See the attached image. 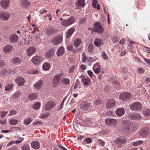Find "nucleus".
<instances>
[{
    "label": "nucleus",
    "mask_w": 150,
    "mask_h": 150,
    "mask_svg": "<svg viewBox=\"0 0 150 150\" xmlns=\"http://www.w3.org/2000/svg\"><path fill=\"white\" fill-rule=\"evenodd\" d=\"M123 127L122 130L126 133L132 132L133 130V125L130 121L125 120L122 122Z\"/></svg>",
    "instance_id": "obj_1"
},
{
    "label": "nucleus",
    "mask_w": 150,
    "mask_h": 150,
    "mask_svg": "<svg viewBox=\"0 0 150 150\" xmlns=\"http://www.w3.org/2000/svg\"><path fill=\"white\" fill-rule=\"evenodd\" d=\"M93 28V31L96 32L99 34L103 33L104 30L103 27L99 23L94 24Z\"/></svg>",
    "instance_id": "obj_2"
},
{
    "label": "nucleus",
    "mask_w": 150,
    "mask_h": 150,
    "mask_svg": "<svg viewBox=\"0 0 150 150\" xmlns=\"http://www.w3.org/2000/svg\"><path fill=\"white\" fill-rule=\"evenodd\" d=\"M63 78L62 74L59 73L56 75L52 79L53 82L55 84L57 85L61 83Z\"/></svg>",
    "instance_id": "obj_3"
},
{
    "label": "nucleus",
    "mask_w": 150,
    "mask_h": 150,
    "mask_svg": "<svg viewBox=\"0 0 150 150\" xmlns=\"http://www.w3.org/2000/svg\"><path fill=\"white\" fill-rule=\"evenodd\" d=\"M142 104L139 102L134 103L130 108L131 110L134 111H140L142 110Z\"/></svg>",
    "instance_id": "obj_4"
},
{
    "label": "nucleus",
    "mask_w": 150,
    "mask_h": 150,
    "mask_svg": "<svg viewBox=\"0 0 150 150\" xmlns=\"http://www.w3.org/2000/svg\"><path fill=\"white\" fill-rule=\"evenodd\" d=\"M105 122L107 125L109 126L115 127L117 124V122L116 119H106Z\"/></svg>",
    "instance_id": "obj_5"
},
{
    "label": "nucleus",
    "mask_w": 150,
    "mask_h": 150,
    "mask_svg": "<svg viewBox=\"0 0 150 150\" xmlns=\"http://www.w3.org/2000/svg\"><path fill=\"white\" fill-rule=\"evenodd\" d=\"M74 18L71 17L67 20L63 19L61 24L64 26H68L74 23Z\"/></svg>",
    "instance_id": "obj_6"
},
{
    "label": "nucleus",
    "mask_w": 150,
    "mask_h": 150,
    "mask_svg": "<svg viewBox=\"0 0 150 150\" xmlns=\"http://www.w3.org/2000/svg\"><path fill=\"white\" fill-rule=\"evenodd\" d=\"M131 94L129 93L125 92L119 95L120 99L123 101H129L131 97Z\"/></svg>",
    "instance_id": "obj_7"
},
{
    "label": "nucleus",
    "mask_w": 150,
    "mask_h": 150,
    "mask_svg": "<svg viewBox=\"0 0 150 150\" xmlns=\"http://www.w3.org/2000/svg\"><path fill=\"white\" fill-rule=\"evenodd\" d=\"M31 60L35 65H38L42 62V58L40 56H35L32 57Z\"/></svg>",
    "instance_id": "obj_8"
},
{
    "label": "nucleus",
    "mask_w": 150,
    "mask_h": 150,
    "mask_svg": "<svg viewBox=\"0 0 150 150\" xmlns=\"http://www.w3.org/2000/svg\"><path fill=\"white\" fill-rule=\"evenodd\" d=\"M89 106V104L88 102L83 101L81 103L80 108L82 110H86L88 109Z\"/></svg>",
    "instance_id": "obj_9"
},
{
    "label": "nucleus",
    "mask_w": 150,
    "mask_h": 150,
    "mask_svg": "<svg viewBox=\"0 0 150 150\" xmlns=\"http://www.w3.org/2000/svg\"><path fill=\"white\" fill-rule=\"evenodd\" d=\"M15 81L18 86H23L25 82L24 79L21 77H17L15 80Z\"/></svg>",
    "instance_id": "obj_10"
},
{
    "label": "nucleus",
    "mask_w": 150,
    "mask_h": 150,
    "mask_svg": "<svg viewBox=\"0 0 150 150\" xmlns=\"http://www.w3.org/2000/svg\"><path fill=\"white\" fill-rule=\"evenodd\" d=\"M57 30L56 28H54L51 27H48L46 28L45 31L46 33L48 35H51L55 33H57Z\"/></svg>",
    "instance_id": "obj_11"
},
{
    "label": "nucleus",
    "mask_w": 150,
    "mask_h": 150,
    "mask_svg": "<svg viewBox=\"0 0 150 150\" xmlns=\"http://www.w3.org/2000/svg\"><path fill=\"white\" fill-rule=\"evenodd\" d=\"M62 41V37L60 36H58L54 37L52 42L54 45H58L60 44Z\"/></svg>",
    "instance_id": "obj_12"
},
{
    "label": "nucleus",
    "mask_w": 150,
    "mask_h": 150,
    "mask_svg": "<svg viewBox=\"0 0 150 150\" xmlns=\"http://www.w3.org/2000/svg\"><path fill=\"white\" fill-rule=\"evenodd\" d=\"M56 105L55 103L53 102L49 101L46 104L45 108L46 111H48L51 109L53 107Z\"/></svg>",
    "instance_id": "obj_13"
},
{
    "label": "nucleus",
    "mask_w": 150,
    "mask_h": 150,
    "mask_svg": "<svg viewBox=\"0 0 150 150\" xmlns=\"http://www.w3.org/2000/svg\"><path fill=\"white\" fill-rule=\"evenodd\" d=\"M54 53V50L50 49L45 54V56L47 59H51L52 58Z\"/></svg>",
    "instance_id": "obj_14"
},
{
    "label": "nucleus",
    "mask_w": 150,
    "mask_h": 150,
    "mask_svg": "<svg viewBox=\"0 0 150 150\" xmlns=\"http://www.w3.org/2000/svg\"><path fill=\"white\" fill-rule=\"evenodd\" d=\"M10 14L4 12L0 13V18L4 21H6L10 18Z\"/></svg>",
    "instance_id": "obj_15"
},
{
    "label": "nucleus",
    "mask_w": 150,
    "mask_h": 150,
    "mask_svg": "<svg viewBox=\"0 0 150 150\" xmlns=\"http://www.w3.org/2000/svg\"><path fill=\"white\" fill-rule=\"evenodd\" d=\"M9 2V0H2L0 2V4L3 9H6L8 8Z\"/></svg>",
    "instance_id": "obj_16"
},
{
    "label": "nucleus",
    "mask_w": 150,
    "mask_h": 150,
    "mask_svg": "<svg viewBox=\"0 0 150 150\" xmlns=\"http://www.w3.org/2000/svg\"><path fill=\"white\" fill-rule=\"evenodd\" d=\"M18 39V36L16 34H13L11 35L9 37V40L11 43L16 42Z\"/></svg>",
    "instance_id": "obj_17"
},
{
    "label": "nucleus",
    "mask_w": 150,
    "mask_h": 150,
    "mask_svg": "<svg viewBox=\"0 0 150 150\" xmlns=\"http://www.w3.org/2000/svg\"><path fill=\"white\" fill-rule=\"evenodd\" d=\"M149 134V129L146 128L142 129L139 132V134L141 136L145 137L147 136Z\"/></svg>",
    "instance_id": "obj_18"
},
{
    "label": "nucleus",
    "mask_w": 150,
    "mask_h": 150,
    "mask_svg": "<svg viewBox=\"0 0 150 150\" xmlns=\"http://www.w3.org/2000/svg\"><path fill=\"white\" fill-rule=\"evenodd\" d=\"M80 78H81L83 86L85 87H87L89 83L90 79L88 78H86L83 76H80Z\"/></svg>",
    "instance_id": "obj_19"
},
{
    "label": "nucleus",
    "mask_w": 150,
    "mask_h": 150,
    "mask_svg": "<svg viewBox=\"0 0 150 150\" xmlns=\"http://www.w3.org/2000/svg\"><path fill=\"white\" fill-rule=\"evenodd\" d=\"M31 147L35 149H38L40 147V144L38 141H34L31 143Z\"/></svg>",
    "instance_id": "obj_20"
},
{
    "label": "nucleus",
    "mask_w": 150,
    "mask_h": 150,
    "mask_svg": "<svg viewBox=\"0 0 150 150\" xmlns=\"http://www.w3.org/2000/svg\"><path fill=\"white\" fill-rule=\"evenodd\" d=\"M28 56H31L36 51V49L34 47L29 48L27 50Z\"/></svg>",
    "instance_id": "obj_21"
},
{
    "label": "nucleus",
    "mask_w": 150,
    "mask_h": 150,
    "mask_svg": "<svg viewBox=\"0 0 150 150\" xmlns=\"http://www.w3.org/2000/svg\"><path fill=\"white\" fill-rule=\"evenodd\" d=\"M13 48V46L12 45H7L4 47L3 50L5 53H7L12 50Z\"/></svg>",
    "instance_id": "obj_22"
},
{
    "label": "nucleus",
    "mask_w": 150,
    "mask_h": 150,
    "mask_svg": "<svg viewBox=\"0 0 150 150\" xmlns=\"http://www.w3.org/2000/svg\"><path fill=\"white\" fill-rule=\"evenodd\" d=\"M64 52V48L62 47H60L57 50L56 54L58 57H60L62 55Z\"/></svg>",
    "instance_id": "obj_23"
},
{
    "label": "nucleus",
    "mask_w": 150,
    "mask_h": 150,
    "mask_svg": "<svg viewBox=\"0 0 150 150\" xmlns=\"http://www.w3.org/2000/svg\"><path fill=\"white\" fill-rule=\"evenodd\" d=\"M115 105V101L113 99H111L109 100L106 105L107 108H112Z\"/></svg>",
    "instance_id": "obj_24"
},
{
    "label": "nucleus",
    "mask_w": 150,
    "mask_h": 150,
    "mask_svg": "<svg viewBox=\"0 0 150 150\" xmlns=\"http://www.w3.org/2000/svg\"><path fill=\"white\" fill-rule=\"evenodd\" d=\"M94 44L96 47H100L103 45V42L102 40L96 38L94 41Z\"/></svg>",
    "instance_id": "obj_25"
},
{
    "label": "nucleus",
    "mask_w": 150,
    "mask_h": 150,
    "mask_svg": "<svg viewBox=\"0 0 150 150\" xmlns=\"http://www.w3.org/2000/svg\"><path fill=\"white\" fill-rule=\"evenodd\" d=\"M125 112L124 110L122 108H118L116 111V113L117 115L120 116L123 115Z\"/></svg>",
    "instance_id": "obj_26"
},
{
    "label": "nucleus",
    "mask_w": 150,
    "mask_h": 150,
    "mask_svg": "<svg viewBox=\"0 0 150 150\" xmlns=\"http://www.w3.org/2000/svg\"><path fill=\"white\" fill-rule=\"evenodd\" d=\"M75 30V29L73 28H71L66 33V37L68 38L70 37L73 33Z\"/></svg>",
    "instance_id": "obj_27"
},
{
    "label": "nucleus",
    "mask_w": 150,
    "mask_h": 150,
    "mask_svg": "<svg viewBox=\"0 0 150 150\" xmlns=\"http://www.w3.org/2000/svg\"><path fill=\"white\" fill-rule=\"evenodd\" d=\"M126 139L122 137H120L117 140L116 143L117 144H121L125 143L126 141Z\"/></svg>",
    "instance_id": "obj_28"
},
{
    "label": "nucleus",
    "mask_w": 150,
    "mask_h": 150,
    "mask_svg": "<svg viewBox=\"0 0 150 150\" xmlns=\"http://www.w3.org/2000/svg\"><path fill=\"white\" fill-rule=\"evenodd\" d=\"M12 62L13 63L18 65L21 62L22 60L18 57H15L12 59Z\"/></svg>",
    "instance_id": "obj_29"
},
{
    "label": "nucleus",
    "mask_w": 150,
    "mask_h": 150,
    "mask_svg": "<svg viewBox=\"0 0 150 150\" xmlns=\"http://www.w3.org/2000/svg\"><path fill=\"white\" fill-rule=\"evenodd\" d=\"M30 4V3L27 0H21V5L24 7H26L28 6Z\"/></svg>",
    "instance_id": "obj_30"
},
{
    "label": "nucleus",
    "mask_w": 150,
    "mask_h": 150,
    "mask_svg": "<svg viewBox=\"0 0 150 150\" xmlns=\"http://www.w3.org/2000/svg\"><path fill=\"white\" fill-rule=\"evenodd\" d=\"M42 85V81L39 80L34 84L35 87L37 89H40Z\"/></svg>",
    "instance_id": "obj_31"
},
{
    "label": "nucleus",
    "mask_w": 150,
    "mask_h": 150,
    "mask_svg": "<svg viewBox=\"0 0 150 150\" xmlns=\"http://www.w3.org/2000/svg\"><path fill=\"white\" fill-rule=\"evenodd\" d=\"M82 41L79 38H76L74 41V45L76 47H78L81 44Z\"/></svg>",
    "instance_id": "obj_32"
},
{
    "label": "nucleus",
    "mask_w": 150,
    "mask_h": 150,
    "mask_svg": "<svg viewBox=\"0 0 150 150\" xmlns=\"http://www.w3.org/2000/svg\"><path fill=\"white\" fill-rule=\"evenodd\" d=\"M9 73V71L7 69H4L0 71V75L1 76H4Z\"/></svg>",
    "instance_id": "obj_33"
},
{
    "label": "nucleus",
    "mask_w": 150,
    "mask_h": 150,
    "mask_svg": "<svg viewBox=\"0 0 150 150\" xmlns=\"http://www.w3.org/2000/svg\"><path fill=\"white\" fill-rule=\"evenodd\" d=\"M50 67V65L48 63H45L42 66L43 69L44 70L47 71L48 70Z\"/></svg>",
    "instance_id": "obj_34"
},
{
    "label": "nucleus",
    "mask_w": 150,
    "mask_h": 150,
    "mask_svg": "<svg viewBox=\"0 0 150 150\" xmlns=\"http://www.w3.org/2000/svg\"><path fill=\"white\" fill-rule=\"evenodd\" d=\"M37 94L36 93H32L29 96V98L31 100H34L37 99Z\"/></svg>",
    "instance_id": "obj_35"
},
{
    "label": "nucleus",
    "mask_w": 150,
    "mask_h": 150,
    "mask_svg": "<svg viewBox=\"0 0 150 150\" xmlns=\"http://www.w3.org/2000/svg\"><path fill=\"white\" fill-rule=\"evenodd\" d=\"M142 116L139 114L136 113L132 115V118L133 120H139L142 118Z\"/></svg>",
    "instance_id": "obj_36"
},
{
    "label": "nucleus",
    "mask_w": 150,
    "mask_h": 150,
    "mask_svg": "<svg viewBox=\"0 0 150 150\" xmlns=\"http://www.w3.org/2000/svg\"><path fill=\"white\" fill-rule=\"evenodd\" d=\"M22 95V93L20 91H16L13 95V98H19Z\"/></svg>",
    "instance_id": "obj_37"
},
{
    "label": "nucleus",
    "mask_w": 150,
    "mask_h": 150,
    "mask_svg": "<svg viewBox=\"0 0 150 150\" xmlns=\"http://www.w3.org/2000/svg\"><path fill=\"white\" fill-rule=\"evenodd\" d=\"M40 105L41 103H40L39 102H37L33 105V108L35 110H38L40 108Z\"/></svg>",
    "instance_id": "obj_38"
},
{
    "label": "nucleus",
    "mask_w": 150,
    "mask_h": 150,
    "mask_svg": "<svg viewBox=\"0 0 150 150\" xmlns=\"http://www.w3.org/2000/svg\"><path fill=\"white\" fill-rule=\"evenodd\" d=\"M67 49L68 51H71L74 53H76L77 51V50L74 49L73 47L71 45L68 46L67 47Z\"/></svg>",
    "instance_id": "obj_39"
},
{
    "label": "nucleus",
    "mask_w": 150,
    "mask_h": 150,
    "mask_svg": "<svg viewBox=\"0 0 150 150\" xmlns=\"http://www.w3.org/2000/svg\"><path fill=\"white\" fill-rule=\"evenodd\" d=\"M69 80L68 79L63 78L61 83H64L65 85H68L69 83Z\"/></svg>",
    "instance_id": "obj_40"
},
{
    "label": "nucleus",
    "mask_w": 150,
    "mask_h": 150,
    "mask_svg": "<svg viewBox=\"0 0 150 150\" xmlns=\"http://www.w3.org/2000/svg\"><path fill=\"white\" fill-rule=\"evenodd\" d=\"M18 122V121L17 120L14 119H12L9 121V123L11 125H16Z\"/></svg>",
    "instance_id": "obj_41"
},
{
    "label": "nucleus",
    "mask_w": 150,
    "mask_h": 150,
    "mask_svg": "<svg viewBox=\"0 0 150 150\" xmlns=\"http://www.w3.org/2000/svg\"><path fill=\"white\" fill-rule=\"evenodd\" d=\"M13 86L11 84H8L5 86V90L6 91H9L13 88Z\"/></svg>",
    "instance_id": "obj_42"
},
{
    "label": "nucleus",
    "mask_w": 150,
    "mask_h": 150,
    "mask_svg": "<svg viewBox=\"0 0 150 150\" xmlns=\"http://www.w3.org/2000/svg\"><path fill=\"white\" fill-rule=\"evenodd\" d=\"M144 115L146 116H148L150 115V110L146 109L143 111Z\"/></svg>",
    "instance_id": "obj_43"
},
{
    "label": "nucleus",
    "mask_w": 150,
    "mask_h": 150,
    "mask_svg": "<svg viewBox=\"0 0 150 150\" xmlns=\"http://www.w3.org/2000/svg\"><path fill=\"white\" fill-rule=\"evenodd\" d=\"M32 120H31L30 118L29 117L28 118L25 119L24 120V122L25 125H28L30 124Z\"/></svg>",
    "instance_id": "obj_44"
},
{
    "label": "nucleus",
    "mask_w": 150,
    "mask_h": 150,
    "mask_svg": "<svg viewBox=\"0 0 150 150\" xmlns=\"http://www.w3.org/2000/svg\"><path fill=\"white\" fill-rule=\"evenodd\" d=\"M85 0H78L77 3L80 6H84Z\"/></svg>",
    "instance_id": "obj_45"
},
{
    "label": "nucleus",
    "mask_w": 150,
    "mask_h": 150,
    "mask_svg": "<svg viewBox=\"0 0 150 150\" xmlns=\"http://www.w3.org/2000/svg\"><path fill=\"white\" fill-rule=\"evenodd\" d=\"M22 150H30V146L27 144H25L22 146Z\"/></svg>",
    "instance_id": "obj_46"
},
{
    "label": "nucleus",
    "mask_w": 150,
    "mask_h": 150,
    "mask_svg": "<svg viewBox=\"0 0 150 150\" xmlns=\"http://www.w3.org/2000/svg\"><path fill=\"white\" fill-rule=\"evenodd\" d=\"M143 143V141L142 140H139L137 142H134L132 143V145L134 146H137L138 145H139L140 144H142Z\"/></svg>",
    "instance_id": "obj_47"
},
{
    "label": "nucleus",
    "mask_w": 150,
    "mask_h": 150,
    "mask_svg": "<svg viewBox=\"0 0 150 150\" xmlns=\"http://www.w3.org/2000/svg\"><path fill=\"white\" fill-rule=\"evenodd\" d=\"M42 122L40 121H37L36 122H34L33 124L34 125H41L42 124Z\"/></svg>",
    "instance_id": "obj_48"
},
{
    "label": "nucleus",
    "mask_w": 150,
    "mask_h": 150,
    "mask_svg": "<svg viewBox=\"0 0 150 150\" xmlns=\"http://www.w3.org/2000/svg\"><path fill=\"white\" fill-rule=\"evenodd\" d=\"M120 72L122 74H123L127 71L123 67H120Z\"/></svg>",
    "instance_id": "obj_49"
},
{
    "label": "nucleus",
    "mask_w": 150,
    "mask_h": 150,
    "mask_svg": "<svg viewBox=\"0 0 150 150\" xmlns=\"http://www.w3.org/2000/svg\"><path fill=\"white\" fill-rule=\"evenodd\" d=\"M102 56L103 59H107L108 58V57L107 55L104 52H103L102 53Z\"/></svg>",
    "instance_id": "obj_50"
},
{
    "label": "nucleus",
    "mask_w": 150,
    "mask_h": 150,
    "mask_svg": "<svg viewBox=\"0 0 150 150\" xmlns=\"http://www.w3.org/2000/svg\"><path fill=\"white\" fill-rule=\"evenodd\" d=\"M85 141L88 144L91 143L92 142V139L91 138H88L85 139Z\"/></svg>",
    "instance_id": "obj_51"
},
{
    "label": "nucleus",
    "mask_w": 150,
    "mask_h": 150,
    "mask_svg": "<svg viewBox=\"0 0 150 150\" xmlns=\"http://www.w3.org/2000/svg\"><path fill=\"white\" fill-rule=\"evenodd\" d=\"M24 139V138H23L19 137L18 139V140L15 141V143L16 144L20 143Z\"/></svg>",
    "instance_id": "obj_52"
},
{
    "label": "nucleus",
    "mask_w": 150,
    "mask_h": 150,
    "mask_svg": "<svg viewBox=\"0 0 150 150\" xmlns=\"http://www.w3.org/2000/svg\"><path fill=\"white\" fill-rule=\"evenodd\" d=\"M143 50L145 52L150 53V50L149 48L146 47H145L143 48Z\"/></svg>",
    "instance_id": "obj_53"
},
{
    "label": "nucleus",
    "mask_w": 150,
    "mask_h": 150,
    "mask_svg": "<svg viewBox=\"0 0 150 150\" xmlns=\"http://www.w3.org/2000/svg\"><path fill=\"white\" fill-rule=\"evenodd\" d=\"M16 112L13 110H10L8 115H15L16 114Z\"/></svg>",
    "instance_id": "obj_54"
},
{
    "label": "nucleus",
    "mask_w": 150,
    "mask_h": 150,
    "mask_svg": "<svg viewBox=\"0 0 150 150\" xmlns=\"http://www.w3.org/2000/svg\"><path fill=\"white\" fill-rule=\"evenodd\" d=\"M97 3V0H93L92 3L93 6L95 8H96V5Z\"/></svg>",
    "instance_id": "obj_55"
},
{
    "label": "nucleus",
    "mask_w": 150,
    "mask_h": 150,
    "mask_svg": "<svg viewBox=\"0 0 150 150\" xmlns=\"http://www.w3.org/2000/svg\"><path fill=\"white\" fill-rule=\"evenodd\" d=\"M86 18H82L80 19V24H83L86 21Z\"/></svg>",
    "instance_id": "obj_56"
},
{
    "label": "nucleus",
    "mask_w": 150,
    "mask_h": 150,
    "mask_svg": "<svg viewBox=\"0 0 150 150\" xmlns=\"http://www.w3.org/2000/svg\"><path fill=\"white\" fill-rule=\"evenodd\" d=\"M49 113H47L45 114H42L40 117V118H44L47 117L49 115Z\"/></svg>",
    "instance_id": "obj_57"
},
{
    "label": "nucleus",
    "mask_w": 150,
    "mask_h": 150,
    "mask_svg": "<svg viewBox=\"0 0 150 150\" xmlns=\"http://www.w3.org/2000/svg\"><path fill=\"white\" fill-rule=\"evenodd\" d=\"M82 56H83V58H82L83 61V62H85L87 59L86 56L85 54L84 53H83V54H82Z\"/></svg>",
    "instance_id": "obj_58"
},
{
    "label": "nucleus",
    "mask_w": 150,
    "mask_h": 150,
    "mask_svg": "<svg viewBox=\"0 0 150 150\" xmlns=\"http://www.w3.org/2000/svg\"><path fill=\"white\" fill-rule=\"evenodd\" d=\"M8 113V112H5V111H2L1 112V116L2 117H4Z\"/></svg>",
    "instance_id": "obj_59"
},
{
    "label": "nucleus",
    "mask_w": 150,
    "mask_h": 150,
    "mask_svg": "<svg viewBox=\"0 0 150 150\" xmlns=\"http://www.w3.org/2000/svg\"><path fill=\"white\" fill-rule=\"evenodd\" d=\"M138 71L139 73L143 74L144 72V70L143 68H141L138 69Z\"/></svg>",
    "instance_id": "obj_60"
},
{
    "label": "nucleus",
    "mask_w": 150,
    "mask_h": 150,
    "mask_svg": "<svg viewBox=\"0 0 150 150\" xmlns=\"http://www.w3.org/2000/svg\"><path fill=\"white\" fill-rule=\"evenodd\" d=\"M119 40L117 36H115L114 37L113 39V41L115 42L116 43Z\"/></svg>",
    "instance_id": "obj_61"
},
{
    "label": "nucleus",
    "mask_w": 150,
    "mask_h": 150,
    "mask_svg": "<svg viewBox=\"0 0 150 150\" xmlns=\"http://www.w3.org/2000/svg\"><path fill=\"white\" fill-rule=\"evenodd\" d=\"M5 65V63L4 61H0V68L3 67Z\"/></svg>",
    "instance_id": "obj_62"
},
{
    "label": "nucleus",
    "mask_w": 150,
    "mask_h": 150,
    "mask_svg": "<svg viewBox=\"0 0 150 150\" xmlns=\"http://www.w3.org/2000/svg\"><path fill=\"white\" fill-rule=\"evenodd\" d=\"M64 103L63 102H62L61 103L60 105V106L58 108V109H57V111H59L62 108L63 105L64 104Z\"/></svg>",
    "instance_id": "obj_63"
},
{
    "label": "nucleus",
    "mask_w": 150,
    "mask_h": 150,
    "mask_svg": "<svg viewBox=\"0 0 150 150\" xmlns=\"http://www.w3.org/2000/svg\"><path fill=\"white\" fill-rule=\"evenodd\" d=\"M87 73L90 76H92L93 75V72L91 70H88L87 71Z\"/></svg>",
    "instance_id": "obj_64"
}]
</instances>
